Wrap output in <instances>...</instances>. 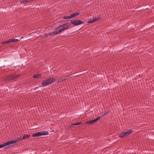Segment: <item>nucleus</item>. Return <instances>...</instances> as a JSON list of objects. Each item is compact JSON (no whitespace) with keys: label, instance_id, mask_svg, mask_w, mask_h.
Wrapping results in <instances>:
<instances>
[{"label":"nucleus","instance_id":"obj_21","mask_svg":"<svg viewBox=\"0 0 154 154\" xmlns=\"http://www.w3.org/2000/svg\"><path fill=\"white\" fill-rule=\"evenodd\" d=\"M101 116H99L96 119H95L96 122L98 120L100 119L101 118Z\"/></svg>","mask_w":154,"mask_h":154},{"label":"nucleus","instance_id":"obj_3","mask_svg":"<svg viewBox=\"0 0 154 154\" xmlns=\"http://www.w3.org/2000/svg\"><path fill=\"white\" fill-rule=\"evenodd\" d=\"M48 134V132L47 131H41L32 134L33 137H38L42 135H46Z\"/></svg>","mask_w":154,"mask_h":154},{"label":"nucleus","instance_id":"obj_25","mask_svg":"<svg viewBox=\"0 0 154 154\" xmlns=\"http://www.w3.org/2000/svg\"><path fill=\"white\" fill-rule=\"evenodd\" d=\"M5 41H4V42H1V44H5Z\"/></svg>","mask_w":154,"mask_h":154},{"label":"nucleus","instance_id":"obj_23","mask_svg":"<svg viewBox=\"0 0 154 154\" xmlns=\"http://www.w3.org/2000/svg\"><path fill=\"white\" fill-rule=\"evenodd\" d=\"M109 111L107 112H106L104 113V114L103 115H102L101 116H103L104 115H106V114H107L108 113H109Z\"/></svg>","mask_w":154,"mask_h":154},{"label":"nucleus","instance_id":"obj_24","mask_svg":"<svg viewBox=\"0 0 154 154\" xmlns=\"http://www.w3.org/2000/svg\"><path fill=\"white\" fill-rule=\"evenodd\" d=\"M19 138V140H23V137H20Z\"/></svg>","mask_w":154,"mask_h":154},{"label":"nucleus","instance_id":"obj_5","mask_svg":"<svg viewBox=\"0 0 154 154\" xmlns=\"http://www.w3.org/2000/svg\"><path fill=\"white\" fill-rule=\"evenodd\" d=\"M133 131L131 130H129L125 132L119 134V137L120 138H123L125 137L132 133Z\"/></svg>","mask_w":154,"mask_h":154},{"label":"nucleus","instance_id":"obj_9","mask_svg":"<svg viewBox=\"0 0 154 154\" xmlns=\"http://www.w3.org/2000/svg\"><path fill=\"white\" fill-rule=\"evenodd\" d=\"M79 12L75 13L73 14H71L70 17L72 18L73 17H75L79 15Z\"/></svg>","mask_w":154,"mask_h":154},{"label":"nucleus","instance_id":"obj_16","mask_svg":"<svg viewBox=\"0 0 154 154\" xmlns=\"http://www.w3.org/2000/svg\"><path fill=\"white\" fill-rule=\"evenodd\" d=\"M29 137H30V135H29L27 134L26 135H25L24 136H23V139H26V138H29Z\"/></svg>","mask_w":154,"mask_h":154},{"label":"nucleus","instance_id":"obj_6","mask_svg":"<svg viewBox=\"0 0 154 154\" xmlns=\"http://www.w3.org/2000/svg\"><path fill=\"white\" fill-rule=\"evenodd\" d=\"M71 23L72 24L74 25L75 26H76L83 23L84 22L80 20H71Z\"/></svg>","mask_w":154,"mask_h":154},{"label":"nucleus","instance_id":"obj_20","mask_svg":"<svg viewBox=\"0 0 154 154\" xmlns=\"http://www.w3.org/2000/svg\"><path fill=\"white\" fill-rule=\"evenodd\" d=\"M82 123L81 122H78V123H76L74 124H73L72 125L73 126L75 125H78L82 124Z\"/></svg>","mask_w":154,"mask_h":154},{"label":"nucleus","instance_id":"obj_1","mask_svg":"<svg viewBox=\"0 0 154 154\" xmlns=\"http://www.w3.org/2000/svg\"><path fill=\"white\" fill-rule=\"evenodd\" d=\"M71 27L70 25H68V23L60 25L55 28V30L54 31V35H57L60 32H63Z\"/></svg>","mask_w":154,"mask_h":154},{"label":"nucleus","instance_id":"obj_11","mask_svg":"<svg viewBox=\"0 0 154 154\" xmlns=\"http://www.w3.org/2000/svg\"><path fill=\"white\" fill-rule=\"evenodd\" d=\"M41 76V74H35L33 76V78H39Z\"/></svg>","mask_w":154,"mask_h":154},{"label":"nucleus","instance_id":"obj_18","mask_svg":"<svg viewBox=\"0 0 154 154\" xmlns=\"http://www.w3.org/2000/svg\"><path fill=\"white\" fill-rule=\"evenodd\" d=\"M95 22L94 19H91L89 20L88 21V23H91Z\"/></svg>","mask_w":154,"mask_h":154},{"label":"nucleus","instance_id":"obj_2","mask_svg":"<svg viewBox=\"0 0 154 154\" xmlns=\"http://www.w3.org/2000/svg\"><path fill=\"white\" fill-rule=\"evenodd\" d=\"M55 79L53 78H48L46 80L43 81L42 85L44 86H45L54 82Z\"/></svg>","mask_w":154,"mask_h":154},{"label":"nucleus","instance_id":"obj_15","mask_svg":"<svg viewBox=\"0 0 154 154\" xmlns=\"http://www.w3.org/2000/svg\"><path fill=\"white\" fill-rule=\"evenodd\" d=\"M45 35L47 36H48L49 35H53V36L55 35H54V31L52 32H51V33H48V34H47L46 35Z\"/></svg>","mask_w":154,"mask_h":154},{"label":"nucleus","instance_id":"obj_22","mask_svg":"<svg viewBox=\"0 0 154 154\" xmlns=\"http://www.w3.org/2000/svg\"><path fill=\"white\" fill-rule=\"evenodd\" d=\"M5 42L6 43H7V44L9 43H10L11 42L10 40L9 39V40H8L7 41H5Z\"/></svg>","mask_w":154,"mask_h":154},{"label":"nucleus","instance_id":"obj_4","mask_svg":"<svg viewBox=\"0 0 154 154\" xmlns=\"http://www.w3.org/2000/svg\"><path fill=\"white\" fill-rule=\"evenodd\" d=\"M20 75H8L5 78L6 80L10 81L16 79L17 77H20Z\"/></svg>","mask_w":154,"mask_h":154},{"label":"nucleus","instance_id":"obj_13","mask_svg":"<svg viewBox=\"0 0 154 154\" xmlns=\"http://www.w3.org/2000/svg\"><path fill=\"white\" fill-rule=\"evenodd\" d=\"M67 79H63V78H59L58 79V82H63L65 80Z\"/></svg>","mask_w":154,"mask_h":154},{"label":"nucleus","instance_id":"obj_26","mask_svg":"<svg viewBox=\"0 0 154 154\" xmlns=\"http://www.w3.org/2000/svg\"><path fill=\"white\" fill-rule=\"evenodd\" d=\"M67 77L68 76H66V77H65L64 78H63V79H66L67 78Z\"/></svg>","mask_w":154,"mask_h":154},{"label":"nucleus","instance_id":"obj_8","mask_svg":"<svg viewBox=\"0 0 154 154\" xmlns=\"http://www.w3.org/2000/svg\"><path fill=\"white\" fill-rule=\"evenodd\" d=\"M19 140V138H17L16 140H13L11 141H8V145L11 144L12 143H17Z\"/></svg>","mask_w":154,"mask_h":154},{"label":"nucleus","instance_id":"obj_7","mask_svg":"<svg viewBox=\"0 0 154 154\" xmlns=\"http://www.w3.org/2000/svg\"><path fill=\"white\" fill-rule=\"evenodd\" d=\"M33 1L32 0H23L20 1L21 4H25L27 3L31 2Z\"/></svg>","mask_w":154,"mask_h":154},{"label":"nucleus","instance_id":"obj_12","mask_svg":"<svg viewBox=\"0 0 154 154\" xmlns=\"http://www.w3.org/2000/svg\"><path fill=\"white\" fill-rule=\"evenodd\" d=\"M95 119H94V120L89 121L87 122V123L88 124H93L96 122Z\"/></svg>","mask_w":154,"mask_h":154},{"label":"nucleus","instance_id":"obj_10","mask_svg":"<svg viewBox=\"0 0 154 154\" xmlns=\"http://www.w3.org/2000/svg\"><path fill=\"white\" fill-rule=\"evenodd\" d=\"M9 145L8 142L6 143H3V144L0 145V148H2L4 147H5L7 145Z\"/></svg>","mask_w":154,"mask_h":154},{"label":"nucleus","instance_id":"obj_17","mask_svg":"<svg viewBox=\"0 0 154 154\" xmlns=\"http://www.w3.org/2000/svg\"><path fill=\"white\" fill-rule=\"evenodd\" d=\"M101 19V17H98V18H94V19L95 22V21H98L99 20H100Z\"/></svg>","mask_w":154,"mask_h":154},{"label":"nucleus","instance_id":"obj_19","mask_svg":"<svg viewBox=\"0 0 154 154\" xmlns=\"http://www.w3.org/2000/svg\"><path fill=\"white\" fill-rule=\"evenodd\" d=\"M71 18H72L70 17V15L69 16L64 17V19H69Z\"/></svg>","mask_w":154,"mask_h":154},{"label":"nucleus","instance_id":"obj_14","mask_svg":"<svg viewBox=\"0 0 154 154\" xmlns=\"http://www.w3.org/2000/svg\"><path fill=\"white\" fill-rule=\"evenodd\" d=\"M10 40V42H17L19 41V40L18 39H11Z\"/></svg>","mask_w":154,"mask_h":154}]
</instances>
